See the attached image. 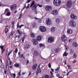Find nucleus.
<instances>
[{
	"mask_svg": "<svg viewBox=\"0 0 78 78\" xmlns=\"http://www.w3.org/2000/svg\"><path fill=\"white\" fill-rule=\"evenodd\" d=\"M35 3V2H34V1H33V2H32L30 7V8L32 7V6H34L32 7V10H35V9H36V8H37V6H38V4H34Z\"/></svg>",
	"mask_w": 78,
	"mask_h": 78,
	"instance_id": "nucleus-1",
	"label": "nucleus"
},
{
	"mask_svg": "<svg viewBox=\"0 0 78 78\" xmlns=\"http://www.w3.org/2000/svg\"><path fill=\"white\" fill-rule=\"evenodd\" d=\"M35 14H37V10H35Z\"/></svg>",
	"mask_w": 78,
	"mask_h": 78,
	"instance_id": "nucleus-63",
	"label": "nucleus"
},
{
	"mask_svg": "<svg viewBox=\"0 0 78 78\" xmlns=\"http://www.w3.org/2000/svg\"><path fill=\"white\" fill-rule=\"evenodd\" d=\"M39 45H40V47H44V44H42V43L40 44Z\"/></svg>",
	"mask_w": 78,
	"mask_h": 78,
	"instance_id": "nucleus-34",
	"label": "nucleus"
},
{
	"mask_svg": "<svg viewBox=\"0 0 78 78\" xmlns=\"http://www.w3.org/2000/svg\"><path fill=\"white\" fill-rule=\"evenodd\" d=\"M51 14L56 16L58 14V11L56 10H53Z\"/></svg>",
	"mask_w": 78,
	"mask_h": 78,
	"instance_id": "nucleus-15",
	"label": "nucleus"
},
{
	"mask_svg": "<svg viewBox=\"0 0 78 78\" xmlns=\"http://www.w3.org/2000/svg\"><path fill=\"white\" fill-rule=\"evenodd\" d=\"M40 30L41 32H45L46 31V28L44 27L41 26L40 28Z\"/></svg>",
	"mask_w": 78,
	"mask_h": 78,
	"instance_id": "nucleus-7",
	"label": "nucleus"
},
{
	"mask_svg": "<svg viewBox=\"0 0 78 78\" xmlns=\"http://www.w3.org/2000/svg\"><path fill=\"white\" fill-rule=\"evenodd\" d=\"M70 16L71 19L73 20L76 19L77 18L76 16L74 15L73 14H71Z\"/></svg>",
	"mask_w": 78,
	"mask_h": 78,
	"instance_id": "nucleus-14",
	"label": "nucleus"
},
{
	"mask_svg": "<svg viewBox=\"0 0 78 78\" xmlns=\"http://www.w3.org/2000/svg\"><path fill=\"white\" fill-rule=\"evenodd\" d=\"M51 31H52V32H54L55 31V28L54 27H52L51 28Z\"/></svg>",
	"mask_w": 78,
	"mask_h": 78,
	"instance_id": "nucleus-24",
	"label": "nucleus"
},
{
	"mask_svg": "<svg viewBox=\"0 0 78 78\" xmlns=\"http://www.w3.org/2000/svg\"><path fill=\"white\" fill-rule=\"evenodd\" d=\"M31 2V0H28L27 3H30Z\"/></svg>",
	"mask_w": 78,
	"mask_h": 78,
	"instance_id": "nucleus-55",
	"label": "nucleus"
},
{
	"mask_svg": "<svg viewBox=\"0 0 78 78\" xmlns=\"http://www.w3.org/2000/svg\"><path fill=\"white\" fill-rule=\"evenodd\" d=\"M9 65H11V63L12 62L10 60L9 61Z\"/></svg>",
	"mask_w": 78,
	"mask_h": 78,
	"instance_id": "nucleus-51",
	"label": "nucleus"
},
{
	"mask_svg": "<svg viewBox=\"0 0 78 78\" xmlns=\"http://www.w3.org/2000/svg\"><path fill=\"white\" fill-rule=\"evenodd\" d=\"M38 6H39V7H42V6L41 5H38Z\"/></svg>",
	"mask_w": 78,
	"mask_h": 78,
	"instance_id": "nucleus-59",
	"label": "nucleus"
},
{
	"mask_svg": "<svg viewBox=\"0 0 78 78\" xmlns=\"http://www.w3.org/2000/svg\"><path fill=\"white\" fill-rule=\"evenodd\" d=\"M59 48H58L56 49L55 51V53H58V52H59Z\"/></svg>",
	"mask_w": 78,
	"mask_h": 78,
	"instance_id": "nucleus-25",
	"label": "nucleus"
},
{
	"mask_svg": "<svg viewBox=\"0 0 78 78\" xmlns=\"http://www.w3.org/2000/svg\"><path fill=\"white\" fill-rule=\"evenodd\" d=\"M14 34V32L13 31H12L11 32H9L8 34H7V36L8 37H9L11 35L12 36Z\"/></svg>",
	"mask_w": 78,
	"mask_h": 78,
	"instance_id": "nucleus-12",
	"label": "nucleus"
},
{
	"mask_svg": "<svg viewBox=\"0 0 78 78\" xmlns=\"http://www.w3.org/2000/svg\"><path fill=\"white\" fill-rule=\"evenodd\" d=\"M14 66L16 67H19V64L18 63H16L14 65Z\"/></svg>",
	"mask_w": 78,
	"mask_h": 78,
	"instance_id": "nucleus-26",
	"label": "nucleus"
},
{
	"mask_svg": "<svg viewBox=\"0 0 78 78\" xmlns=\"http://www.w3.org/2000/svg\"><path fill=\"white\" fill-rule=\"evenodd\" d=\"M55 73H58V70H57V69L55 70Z\"/></svg>",
	"mask_w": 78,
	"mask_h": 78,
	"instance_id": "nucleus-49",
	"label": "nucleus"
},
{
	"mask_svg": "<svg viewBox=\"0 0 78 78\" xmlns=\"http://www.w3.org/2000/svg\"><path fill=\"white\" fill-rule=\"evenodd\" d=\"M46 23L48 25H50L51 23V20L49 18H47L46 20Z\"/></svg>",
	"mask_w": 78,
	"mask_h": 78,
	"instance_id": "nucleus-5",
	"label": "nucleus"
},
{
	"mask_svg": "<svg viewBox=\"0 0 78 78\" xmlns=\"http://www.w3.org/2000/svg\"><path fill=\"white\" fill-rule=\"evenodd\" d=\"M69 23L70 26L72 27H76V23L73 20H70Z\"/></svg>",
	"mask_w": 78,
	"mask_h": 78,
	"instance_id": "nucleus-2",
	"label": "nucleus"
},
{
	"mask_svg": "<svg viewBox=\"0 0 78 78\" xmlns=\"http://www.w3.org/2000/svg\"><path fill=\"white\" fill-rule=\"evenodd\" d=\"M29 17L31 19H33V16H32L30 15L29 16Z\"/></svg>",
	"mask_w": 78,
	"mask_h": 78,
	"instance_id": "nucleus-42",
	"label": "nucleus"
},
{
	"mask_svg": "<svg viewBox=\"0 0 78 78\" xmlns=\"http://www.w3.org/2000/svg\"><path fill=\"white\" fill-rule=\"evenodd\" d=\"M34 55L35 56H38V52L36 50H35L34 51Z\"/></svg>",
	"mask_w": 78,
	"mask_h": 78,
	"instance_id": "nucleus-21",
	"label": "nucleus"
},
{
	"mask_svg": "<svg viewBox=\"0 0 78 78\" xmlns=\"http://www.w3.org/2000/svg\"><path fill=\"white\" fill-rule=\"evenodd\" d=\"M30 48V44H26L24 46V49L25 50H27L28 49H29Z\"/></svg>",
	"mask_w": 78,
	"mask_h": 78,
	"instance_id": "nucleus-8",
	"label": "nucleus"
},
{
	"mask_svg": "<svg viewBox=\"0 0 78 78\" xmlns=\"http://www.w3.org/2000/svg\"><path fill=\"white\" fill-rule=\"evenodd\" d=\"M42 72V70H41V69H39V72L40 74H41V72Z\"/></svg>",
	"mask_w": 78,
	"mask_h": 78,
	"instance_id": "nucleus-53",
	"label": "nucleus"
},
{
	"mask_svg": "<svg viewBox=\"0 0 78 78\" xmlns=\"http://www.w3.org/2000/svg\"><path fill=\"white\" fill-rule=\"evenodd\" d=\"M0 47L1 50L3 49V48H4V47L3 46H0Z\"/></svg>",
	"mask_w": 78,
	"mask_h": 78,
	"instance_id": "nucleus-44",
	"label": "nucleus"
},
{
	"mask_svg": "<svg viewBox=\"0 0 78 78\" xmlns=\"http://www.w3.org/2000/svg\"><path fill=\"white\" fill-rule=\"evenodd\" d=\"M20 58H24V57L23 56V54L20 55Z\"/></svg>",
	"mask_w": 78,
	"mask_h": 78,
	"instance_id": "nucleus-38",
	"label": "nucleus"
},
{
	"mask_svg": "<svg viewBox=\"0 0 78 78\" xmlns=\"http://www.w3.org/2000/svg\"><path fill=\"white\" fill-rule=\"evenodd\" d=\"M17 31L19 34H22V32L20 31L19 30H17Z\"/></svg>",
	"mask_w": 78,
	"mask_h": 78,
	"instance_id": "nucleus-39",
	"label": "nucleus"
},
{
	"mask_svg": "<svg viewBox=\"0 0 78 78\" xmlns=\"http://www.w3.org/2000/svg\"><path fill=\"white\" fill-rule=\"evenodd\" d=\"M72 72V70H71L70 71H69L68 73L66 74L67 76H68V75H69V73H70V72Z\"/></svg>",
	"mask_w": 78,
	"mask_h": 78,
	"instance_id": "nucleus-46",
	"label": "nucleus"
},
{
	"mask_svg": "<svg viewBox=\"0 0 78 78\" xmlns=\"http://www.w3.org/2000/svg\"><path fill=\"white\" fill-rule=\"evenodd\" d=\"M67 32L68 34H72V33H73V31H72V30L70 29H69L67 30Z\"/></svg>",
	"mask_w": 78,
	"mask_h": 78,
	"instance_id": "nucleus-17",
	"label": "nucleus"
},
{
	"mask_svg": "<svg viewBox=\"0 0 78 78\" xmlns=\"http://www.w3.org/2000/svg\"><path fill=\"white\" fill-rule=\"evenodd\" d=\"M5 49H2V54H3V53L4 51H5Z\"/></svg>",
	"mask_w": 78,
	"mask_h": 78,
	"instance_id": "nucleus-47",
	"label": "nucleus"
},
{
	"mask_svg": "<svg viewBox=\"0 0 78 78\" xmlns=\"http://www.w3.org/2000/svg\"><path fill=\"white\" fill-rule=\"evenodd\" d=\"M7 16H10V15H11V13H10V12H8L7 13Z\"/></svg>",
	"mask_w": 78,
	"mask_h": 78,
	"instance_id": "nucleus-37",
	"label": "nucleus"
},
{
	"mask_svg": "<svg viewBox=\"0 0 78 78\" xmlns=\"http://www.w3.org/2000/svg\"><path fill=\"white\" fill-rule=\"evenodd\" d=\"M60 68V67L59 66L56 69V70H58V69H59Z\"/></svg>",
	"mask_w": 78,
	"mask_h": 78,
	"instance_id": "nucleus-60",
	"label": "nucleus"
},
{
	"mask_svg": "<svg viewBox=\"0 0 78 78\" xmlns=\"http://www.w3.org/2000/svg\"><path fill=\"white\" fill-rule=\"evenodd\" d=\"M60 68V67L59 66L56 69V70H58V69H59Z\"/></svg>",
	"mask_w": 78,
	"mask_h": 78,
	"instance_id": "nucleus-61",
	"label": "nucleus"
},
{
	"mask_svg": "<svg viewBox=\"0 0 78 78\" xmlns=\"http://www.w3.org/2000/svg\"><path fill=\"white\" fill-rule=\"evenodd\" d=\"M41 39H42V36H39L37 37V39L38 41H40L41 40Z\"/></svg>",
	"mask_w": 78,
	"mask_h": 78,
	"instance_id": "nucleus-20",
	"label": "nucleus"
},
{
	"mask_svg": "<svg viewBox=\"0 0 78 78\" xmlns=\"http://www.w3.org/2000/svg\"><path fill=\"white\" fill-rule=\"evenodd\" d=\"M25 37H24L23 38H22L21 39L23 42V41H24V38H25Z\"/></svg>",
	"mask_w": 78,
	"mask_h": 78,
	"instance_id": "nucleus-48",
	"label": "nucleus"
},
{
	"mask_svg": "<svg viewBox=\"0 0 78 78\" xmlns=\"http://www.w3.org/2000/svg\"><path fill=\"white\" fill-rule=\"evenodd\" d=\"M18 51V49H17V48H16L15 51H14V52L15 53H17V51Z\"/></svg>",
	"mask_w": 78,
	"mask_h": 78,
	"instance_id": "nucleus-40",
	"label": "nucleus"
},
{
	"mask_svg": "<svg viewBox=\"0 0 78 78\" xmlns=\"http://www.w3.org/2000/svg\"><path fill=\"white\" fill-rule=\"evenodd\" d=\"M48 42L49 43H52L54 41V37H50L48 39Z\"/></svg>",
	"mask_w": 78,
	"mask_h": 78,
	"instance_id": "nucleus-6",
	"label": "nucleus"
},
{
	"mask_svg": "<svg viewBox=\"0 0 78 78\" xmlns=\"http://www.w3.org/2000/svg\"><path fill=\"white\" fill-rule=\"evenodd\" d=\"M26 7V4H25L24 5V7L23 8V9H25V8Z\"/></svg>",
	"mask_w": 78,
	"mask_h": 78,
	"instance_id": "nucleus-56",
	"label": "nucleus"
},
{
	"mask_svg": "<svg viewBox=\"0 0 78 78\" xmlns=\"http://www.w3.org/2000/svg\"><path fill=\"white\" fill-rule=\"evenodd\" d=\"M68 55V53H66V51H65L64 54H63V56H66Z\"/></svg>",
	"mask_w": 78,
	"mask_h": 78,
	"instance_id": "nucleus-27",
	"label": "nucleus"
},
{
	"mask_svg": "<svg viewBox=\"0 0 78 78\" xmlns=\"http://www.w3.org/2000/svg\"><path fill=\"white\" fill-rule=\"evenodd\" d=\"M16 6L17 5L16 4H14L13 5L11 6L10 8H11V10H12V11H14L17 7Z\"/></svg>",
	"mask_w": 78,
	"mask_h": 78,
	"instance_id": "nucleus-13",
	"label": "nucleus"
},
{
	"mask_svg": "<svg viewBox=\"0 0 78 78\" xmlns=\"http://www.w3.org/2000/svg\"><path fill=\"white\" fill-rule=\"evenodd\" d=\"M75 62H76V61L74 60L73 62V63H75Z\"/></svg>",
	"mask_w": 78,
	"mask_h": 78,
	"instance_id": "nucleus-58",
	"label": "nucleus"
},
{
	"mask_svg": "<svg viewBox=\"0 0 78 78\" xmlns=\"http://www.w3.org/2000/svg\"><path fill=\"white\" fill-rule=\"evenodd\" d=\"M30 36L31 37H32V38H33L34 39L35 38V37H36V35H35V34H34L33 33H31Z\"/></svg>",
	"mask_w": 78,
	"mask_h": 78,
	"instance_id": "nucleus-16",
	"label": "nucleus"
},
{
	"mask_svg": "<svg viewBox=\"0 0 78 78\" xmlns=\"http://www.w3.org/2000/svg\"><path fill=\"white\" fill-rule=\"evenodd\" d=\"M22 17V13H21L20 15V17L19 18V19H20Z\"/></svg>",
	"mask_w": 78,
	"mask_h": 78,
	"instance_id": "nucleus-35",
	"label": "nucleus"
},
{
	"mask_svg": "<svg viewBox=\"0 0 78 78\" xmlns=\"http://www.w3.org/2000/svg\"><path fill=\"white\" fill-rule=\"evenodd\" d=\"M75 54H76V53H75L74 54V55L73 56V57L74 58H76V56L75 55Z\"/></svg>",
	"mask_w": 78,
	"mask_h": 78,
	"instance_id": "nucleus-45",
	"label": "nucleus"
},
{
	"mask_svg": "<svg viewBox=\"0 0 78 78\" xmlns=\"http://www.w3.org/2000/svg\"><path fill=\"white\" fill-rule=\"evenodd\" d=\"M18 76H20L21 74H20V72L18 73Z\"/></svg>",
	"mask_w": 78,
	"mask_h": 78,
	"instance_id": "nucleus-54",
	"label": "nucleus"
},
{
	"mask_svg": "<svg viewBox=\"0 0 78 78\" xmlns=\"http://www.w3.org/2000/svg\"><path fill=\"white\" fill-rule=\"evenodd\" d=\"M1 67L2 68V69H4V64L3 63H2V65L1 66Z\"/></svg>",
	"mask_w": 78,
	"mask_h": 78,
	"instance_id": "nucleus-33",
	"label": "nucleus"
},
{
	"mask_svg": "<svg viewBox=\"0 0 78 78\" xmlns=\"http://www.w3.org/2000/svg\"><path fill=\"white\" fill-rule=\"evenodd\" d=\"M32 42H33V44L34 45H37L38 44V42H37V41L36 39H32Z\"/></svg>",
	"mask_w": 78,
	"mask_h": 78,
	"instance_id": "nucleus-10",
	"label": "nucleus"
},
{
	"mask_svg": "<svg viewBox=\"0 0 78 78\" xmlns=\"http://www.w3.org/2000/svg\"><path fill=\"white\" fill-rule=\"evenodd\" d=\"M72 1H68L66 3V7L68 8H70L72 7Z\"/></svg>",
	"mask_w": 78,
	"mask_h": 78,
	"instance_id": "nucleus-3",
	"label": "nucleus"
},
{
	"mask_svg": "<svg viewBox=\"0 0 78 78\" xmlns=\"http://www.w3.org/2000/svg\"><path fill=\"white\" fill-rule=\"evenodd\" d=\"M50 73L52 76H53V72H51V71H50Z\"/></svg>",
	"mask_w": 78,
	"mask_h": 78,
	"instance_id": "nucleus-41",
	"label": "nucleus"
},
{
	"mask_svg": "<svg viewBox=\"0 0 78 78\" xmlns=\"http://www.w3.org/2000/svg\"><path fill=\"white\" fill-rule=\"evenodd\" d=\"M54 4L56 6H59L61 4V1L60 0H54Z\"/></svg>",
	"mask_w": 78,
	"mask_h": 78,
	"instance_id": "nucleus-4",
	"label": "nucleus"
},
{
	"mask_svg": "<svg viewBox=\"0 0 78 78\" xmlns=\"http://www.w3.org/2000/svg\"><path fill=\"white\" fill-rule=\"evenodd\" d=\"M34 19H35V20H39V19L37 18H36V17H34Z\"/></svg>",
	"mask_w": 78,
	"mask_h": 78,
	"instance_id": "nucleus-50",
	"label": "nucleus"
},
{
	"mask_svg": "<svg viewBox=\"0 0 78 78\" xmlns=\"http://www.w3.org/2000/svg\"><path fill=\"white\" fill-rule=\"evenodd\" d=\"M70 54H71V55H72V53H73V50H72V49H71L70 50Z\"/></svg>",
	"mask_w": 78,
	"mask_h": 78,
	"instance_id": "nucleus-36",
	"label": "nucleus"
},
{
	"mask_svg": "<svg viewBox=\"0 0 78 78\" xmlns=\"http://www.w3.org/2000/svg\"><path fill=\"white\" fill-rule=\"evenodd\" d=\"M45 9L46 11H51L52 9V7L50 6L47 5L46 6Z\"/></svg>",
	"mask_w": 78,
	"mask_h": 78,
	"instance_id": "nucleus-11",
	"label": "nucleus"
},
{
	"mask_svg": "<svg viewBox=\"0 0 78 78\" xmlns=\"http://www.w3.org/2000/svg\"><path fill=\"white\" fill-rule=\"evenodd\" d=\"M78 44H77L76 42H74L73 43V46L74 47H75V48L77 47H78Z\"/></svg>",
	"mask_w": 78,
	"mask_h": 78,
	"instance_id": "nucleus-19",
	"label": "nucleus"
},
{
	"mask_svg": "<svg viewBox=\"0 0 78 78\" xmlns=\"http://www.w3.org/2000/svg\"><path fill=\"white\" fill-rule=\"evenodd\" d=\"M56 22H60V19H59L58 18H57L56 19Z\"/></svg>",
	"mask_w": 78,
	"mask_h": 78,
	"instance_id": "nucleus-31",
	"label": "nucleus"
},
{
	"mask_svg": "<svg viewBox=\"0 0 78 78\" xmlns=\"http://www.w3.org/2000/svg\"><path fill=\"white\" fill-rule=\"evenodd\" d=\"M11 75L12 77H13V78H16V74H11Z\"/></svg>",
	"mask_w": 78,
	"mask_h": 78,
	"instance_id": "nucleus-28",
	"label": "nucleus"
},
{
	"mask_svg": "<svg viewBox=\"0 0 78 78\" xmlns=\"http://www.w3.org/2000/svg\"><path fill=\"white\" fill-rule=\"evenodd\" d=\"M46 2H50V1H49V0H45Z\"/></svg>",
	"mask_w": 78,
	"mask_h": 78,
	"instance_id": "nucleus-62",
	"label": "nucleus"
},
{
	"mask_svg": "<svg viewBox=\"0 0 78 78\" xmlns=\"http://www.w3.org/2000/svg\"><path fill=\"white\" fill-rule=\"evenodd\" d=\"M48 66L49 68H51V64L49 63L48 65Z\"/></svg>",
	"mask_w": 78,
	"mask_h": 78,
	"instance_id": "nucleus-43",
	"label": "nucleus"
},
{
	"mask_svg": "<svg viewBox=\"0 0 78 78\" xmlns=\"http://www.w3.org/2000/svg\"><path fill=\"white\" fill-rule=\"evenodd\" d=\"M44 76L45 78H49V76L48 75L45 74L44 75Z\"/></svg>",
	"mask_w": 78,
	"mask_h": 78,
	"instance_id": "nucleus-29",
	"label": "nucleus"
},
{
	"mask_svg": "<svg viewBox=\"0 0 78 78\" xmlns=\"http://www.w3.org/2000/svg\"><path fill=\"white\" fill-rule=\"evenodd\" d=\"M39 69H40V67H39V66L37 68V71L36 72V75H38V74H39Z\"/></svg>",
	"mask_w": 78,
	"mask_h": 78,
	"instance_id": "nucleus-22",
	"label": "nucleus"
},
{
	"mask_svg": "<svg viewBox=\"0 0 78 78\" xmlns=\"http://www.w3.org/2000/svg\"><path fill=\"white\" fill-rule=\"evenodd\" d=\"M37 64H36L34 65H33L32 66V69L33 70H36V67H37Z\"/></svg>",
	"mask_w": 78,
	"mask_h": 78,
	"instance_id": "nucleus-18",
	"label": "nucleus"
},
{
	"mask_svg": "<svg viewBox=\"0 0 78 78\" xmlns=\"http://www.w3.org/2000/svg\"><path fill=\"white\" fill-rule=\"evenodd\" d=\"M8 29V28H6L5 29V33H7V32H8L9 31Z\"/></svg>",
	"mask_w": 78,
	"mask_h": 78,
	"instance_id": "nucleus-32",
	"label": "nucleus"
},
{
	"mask_svg": "<svg viewBox=\"0 0 78 78\" xmlns=\"http://www.w3.org/2000/svg\"><path fill=\"white\" fill-rule=\"evenodd\" d=\"M4 73L6 75V70L4 71Z\"/></svg>",
	"mask_w": 78,
	"mask_h": 78,
	"instance_id": "nucleus-64",
	"label": "nucleus"
},
{
	"mask_svg": "<svg viewBox=\"0 0 78 78\" xmlns=\"http://www.w3.org/2000/svg\"><path fill=\"white\" fill-rule=\"evenodd\" d=\"M36 23H34L32 24V27H36Z\"/></svg>",
	"mask_w": 78,
	"mask_h": 78,
	"instance_id": "nucleus-30",
	"label": "nucleus"
},
{
	"mask_svg": "<svg viewBox=\"0 0 78 78\" xmlns=\"http://www.w3.org/2000/svg\"><path fill=\"white\" fill-rule=\"evenodd\" d=\"M22 28V26H21V25L19 26V22H18L17 25V28Z\"/></svg>",
	"mask_w": 78,
	"mask_h": 78,
	"instance_id": "nucleus-23",
	"label": "nucleus"
},
{
	"mask_svg": "<svg viewBox=\"0 0 78 78\" xmlns=\"http://www.w3.org/2000/svg\"><path fill=\"white\" fill-rule=\"evenodd\" d=\"M14 23H15V22H14V21L12 22V25H14Z\"/></svg>",
	"mask_w": 78,
	"mask_h": 78,
	"instance_id": "nucleus-57",
	"label": "nucleus"
},
{
	"mask_svg": "<svg viewBox=\"0 0 78 78\" xmlns=\"http://www.w3.org/2000/svg\"><path fill=\"white\" fill-rule=\"evenodd\" d=\"M56 76H58V77L59 76H59H60V74L59 73H58L56 74Z\"/></svg>",
	"mask_w": 78,
	"mask_h": 78,
	"instance_id": "nucleus-52",
	"label": "nucleus"
},
{
	"mask_svg": "<svg viewBox=\"0 0 78 78\" xmlns=\"http://www.w3.org/2000/svg\"><path fill=\"white\" fill-rule=\"evenodd\" d=\"M62 39L63 42H66V41L67 40V38L66 36V35L64 34L62 37Z\"/></svg>",
	"mask_w": 78,
	"mask_h": 78,
	"instance_id": "nucleus-9",
	"label": "nucleus"
}]
</instances>
